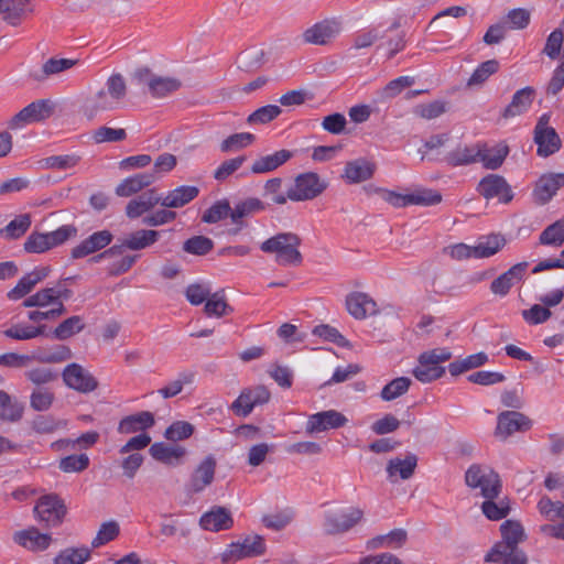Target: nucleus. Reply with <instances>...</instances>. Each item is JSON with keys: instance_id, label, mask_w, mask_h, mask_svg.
Returning <instances> with one entry per match:
<instances>
[{"instance_id": "4c0bfd02", "label": "nucleus", "mask_w": 564, "mask_h": 564, "mask_svg": "<svg viewBox=\"0 0 564 564\" xmlns=\"http://www.w3.org/2000/svg\"><path fill=\"white\" fill-rule=\"evenodd\" d=\"M84 328V323L79 316H72L64 322H62L54 329L47 328L46 332L50 335H45L46 337L55 338V339H66L72 337L73 335L79 333Z\"/></svg>"}, {"instance_id": "79ce46f5", "label": "nucleus", "mask_w": 564, "mask_h": 564, "mask_svg": "<svg viewBox=\"0 0 564 564\" xmlns=\"http://www.w3.org/2000/svg\"><path fill=\"white\" fill-rule=\"evenodd\" d=\"M77 63V59L72 58H50L42 65L41 74L37 75V82H43L51 76L58 75L74 67Z\"/></svg>"}, {"instance_id": "ddd939ff", "label": "nucleus", "mask_w": 564, "mask_h": 564, "mask_svg": "<svg viewBox=\"0 0 564 564\" xmlns=\"http://www.w3.org/2000/svg\"><path fill=\"white\" fill-rule=\"evenodd\" d=\"M270 397V391L264 386L248 388L232 402L231 409L237 415L247 416L256 405L269 402Z\"/></svg>"}, {"instance_id": "b1692460", "label": "nucleus", "mask_w": 564, "mask_h": 564, "mask_svg": "<svg viewBox=\"0 0 564 564\" xmlns=\"http://www.w3.org/2000/svg\"><path fill=\"white\" fill-rule=\"evenodd\" d=\"M347 311L357 319H364L377 313V303L366 293L355 292L346 299Z\"/></svg>"}, {"instance_id": "3c124183", "label": "nucleus", "mask_w": 564, "mask_h": 564, "mask_svg": "<svg viewBox=\"0 0 564 564\" xmlns=\"http://www.w3.org/2000/svg\"><path fill=\"white\" fill-rule=\"evenodd\" d=\"M536 507L541 516L546 520H564V503L561 501H553L547 496H543Z\"/></svg>"}, {"instance_id": "c756f323", "label": "nucleus", "mask_w": 564, "mask_h": 564, "mask_svg": "<svg viewBox=\"0 0 564 564\" xmlns=\"http://www.w3.org/2000/svg\"><path fill=\"white\" fill-rule=\"evenodd\" d=\"M76 234L77 229L70 225H64L51 232L37 234V253L64 243Z\"/></svg>"}, {"instance_id": "c03bdc74", "label": "nucleus", "mask_w": 564, "mask_h": 564, "mask_svg": "<svg viewBox=\"0 0 564 564\" xmlns=\"http://www.w3.org/2000/svg\"><path fill=\"white\" fill-rule=\"evenodd\" d=\"M238 67L246 72H252L264 63V51L259 47H250L238 56Z\"/></svg>"}, {"instance_id": "2f4dec72", "label": "nucleus", "mask_w": 564, "mask_h": 564, "mask_svg": "<svg viewBox=\"0 0 564 564\" xmlns=\"http://www.w3.org/2000/svg\"><path fill=\"white\" fill-rule=\"evenodd\" d=\"M507 243L505 236L490 234L482 236L474 246V259H486L497 254Z\"/></svg>"}, {"instance_id": "412c9836", "label": "nucleus", "mask_w": 564, "mask_h": 564, "mask_svg": "<svg viewBox=\"0 0 564 564\" xmlns=\"http://www.w3.org/2000/svg\"><path fill=\"white\" fill-rule=\"evenodd\" d=\"M534 96L535 89L530 86L517 90L511 101L502 110L501 117L503 119H511L524 115L531 108Z\"/></svg>"}, {"instance_id": "7ed1b4c3", "label": "nucleus", "mask_w": 564, "mask_h": 564, "mask_svg": "<svg viewBox=\"0 0 564 564\" xmlns=\"http://www.w3.org/2000/svg\"><path fill=\"white\" fill-rule=\"evenodd\" d=\"M300 245L301 239L296 234L280 232L264 240L260 249L264 253L273 254L279 265L297 267L303 261Z\"/></svg>"}, {"instance_id": "f3484780", "label": "nucleus", "mask_w": 564, "mask_h": 564, "mask_svg": "<svg viewBox=\"0 0 564 564\" xmlns=\"http://www.w3.org/2000/svg\"><path fill=\"white\" fill-rule=\"evenodd\" d=\"M348 419L336 410H327L311 414L307 419L305 431L308 434L339 429L346 425Z\"/></svg>"}, {"instance_id": "dca6fc26", "label": "nucleus", "mask_w": 564, "mask_h": 564, "mask_svg": "<svg viewBox=\"0 0 564 564\" xmlns=\"http://www.w3.org/2000/svg\"><path fill=\"white\" fill-rule=\"evenodd\" d=\"M341 31L340 23L336 20H323L307 28L303 32V41L313 45H326Z\"/></svg>"}, {"instance_id": "338daca9", "label": "nucleus", "mask_w": 564, "mask_h": 564, "mask_svg": "<svg viewBox=\"0 0 564 564\" xmlns=\"http://www.w3.org/2000/svg\"><path fill=\"white\" fill-rule=\"evenodd\" d=\"M530 20V11L527 9L518 8L508 12L505 23L509 29L522 30L529 25Z\"/></svg>"}, {"instance_id": "8fccbe9b", "label": "nucleus", "mask_w": 564, "mask_h": 564, "mask_svg": "<svg viewBox=\"0 0 564 564\" xmlns=\"http://www.w3.org/2000/svg\"><path fill=\"white\" fill-rule=\"evenodd\" d=\"M498 69L499 62L497 59H489L481 63L469 77L467 86L473 87L482 85L491 75L497 73Z\"/></svg>"}, {"instance_id": "a211bd4d", "label": "nucleus", "mask_w": 564, "mask_h": 564, "mask_svg": "<svg viewBox=\"0 0 564 564\" xmlns=\"http://www.w3.org/2000/svg\"><path fill=\"white\" fill-rule=\"evenodd\" d=\"M63 380L68 388L82 393H89L98 387L93 375L78 364H70L64 369Z\"/></svg>"}, {"instance_id": "69168bd1", "label": "nucleus", "mask_w": 564, "mask_h": 564, "mask_svg": "<svg viewBox=\"0 0 564 564\" xmlns=\"http://www.w3.org/2000/svg\"><path fill=\"white\" fill-rule=\"evenodd\" d=\"M237 542L240 544L243 558L258 556L264 552V542L259 535L246 536L243 540Z\"/></svg>"}, {"instance_id": "e2e57ef3", "label": "nucleus", "mask_w": 564, "mask_h": 564, "mask_svg": "<svg viewBox=\"0 0 564 564\" xmlns=\"http://www.w3.org/2000/svg\"><path fill=\"white\" fill-rule=\"evenodd\" d=\"M246 161L245 155L228 159L224 161L214 172V178L218 182L226 181L235 172H237Z\"/></svg>"}, {"instance_id": "de8ad7c7", "label": "nucleus", "mask_w": 564, "mask_h": 564, "mask_svg": "<svg viewBox=\"0 0 564 564\" xmlns=\"http://www.w3.org/2000/svg\"><path fill=\"white\" fill-rule=\"evenodd\" d=\"M411 386V379L408 377H399L387 383L380 393L384 401H392L405 394Z\"/></svg>"}, {"instance_id": "423d86ee", "label": "nucleus", "mask_w": 564, "mask_h": 564, "mask_svg": "<svg viewBox=\"0 0 564 564\" xmlns=\"http://www.w3.org/2000/svg\"><path fill=\"white\" fill-rule=\"evenodd\" d=\"M327 182L317 173H301L289 186L288 197L292 202L312 200L319 196L327 188Z\"/></svg>"}, {"instance_id": "393cba45", "label": "nucleus", "mask_w": 564, "mask_h": 564, "mask_svg": "<svg viewBox=\"0 0 564 564\" xmlns=\"http://www.w3.org/2000/svg\"><path fill=\"white\" fill-rule=\"evenodd\" d=\"M149 452L155 460L170 466L180 465L186 455V449L183 446L163 442L151 445Z\"/></svg>"}, {"instance_id": "9d476101", "label": "nucleus", "mask_w": 564, "mask_h": 564, "mask_svg": "<svg viewBox=\"0 0 564 564\" xmlns=\"http://www.w3.org/2000/svg\"><path fill=\"white\" fill-rule=\"evenodd\" d=\"M134 77L140 85L147 86L149 93L155 98L165 97L181 87L177 78L154 75L145 67L137 69Z\"/></svg>"}, {"instance_id": "9b49d317", "label": "nucleus", "mask_w": 564, "mask_h": 564, "mask_svg": "<svg viewBox=\"0 0 564 564\" xmlns=\"http://www.w3.org/2000/svg\"><path fill=\"white\" fill-rule=\"evenodd\" d=\"M66 512V506L57 495L45 494L37 498V519L47 527H58Z\"/></svg>"}, {"instance_id": "bf43d9fd", "label": "nucleus", "mask_w": 564, "mask_h": 564, "mask_svg": "<svg viewBox=\"0 0 564 564\" xmlns=\"http://www.w3.org/2000/svg\"><path fill=\"white\" fill-rule=\"evenodd\" d=\"M23 406L18 402H12L11 398L4 391H0V417L10 421H17L22 416Z\"/></svg>"}, {"instance_id": "4468645a", "label": "nucleus", "mask_w": 564, "mask_h": 564, "mask_svg": "<svg viewBox=\"0 0 564 564\" xmlns=\"http://www.w3.org/2000/svg\"><path fill=\"white\" fill-rule=\"evenodd\" d=\"M564 186V173H544L535 182L532 197L535 204H547Z\"/></svg>"}, {"instance_id": "4d7b16f0", "label": "nucleus", "mask_w": 564, "mask_h": 564, "mask_svg": "<svg viewBox=\"0 0 564 564\" xmlns=\"http://www.w3.org/2000/svg\"><path fill=\"white\" fill-rule=\"evenodd\" d=\"M89 457L86 454H74L63 457L58 468L64 473H80L89 466Z\"/></svg>"}, {"instance_id": "39448f33", "label": "nucleus", "mask_w": 564, "mask_h": 564, "mask_svg": "<svg viewBox=\"0 0 564 564\" xmlns=\"http://www.w3.org/2000/svg\"><path fill=\"white\" fill-rule=\"evenodd\" d=\"M465 480L468 487L479 489L485 499H496L500 494L499 476L488 466L471 465Z\"/></svg>"}, {"instance_id": "0e129e2a", "label": "nucleus", "mask_w": 564, "mask_h": 564, "mask_svg": "<svg viewBox=\"0 0 564 564\" xmlns=\"http://www.w3.org/2000/svg\"><path fill=\"white\" fill-rule=\"evenodd\" d=\"M231 308L228 306L224 295L219 293L209 294L205 303V313L208 316L221 317Z\"/></svg>"}, {"instance_id": "e433bc0d", "label": "nucleus", "mask_w": 564, "mask_h": 564, "mask_svg": "<svg viewBox=\"0 0 564 564\" xmlns=\"http://www.w3.org/2000/svg\"><path fill=\"white\" fill-rule=\"evenodd\" d=\"M406 541V532L403 529H395L391 532L372 538L367 542L370 550L379 547H400Z\"/></svg>"}, {"instance_id": "13d9d810", "label": "nucleus", "mask_w": 564, "mask_h": 564, "mask_svg": "<svg viewBox=\"0 0 564 564\" xmlns=\"http://www.w3.org/2000/svg\"><path fill=\"white\" fill-rule=\"evenodd\" d=\"M230 204L227 199H221L213 204L203 215L202 220L207 224H215L221 219L230 217Z\"/></svg>"}, {"instance_id": "1a4fd4ad", "label": "nucleus", "mask_w": 564, "mask_h": 564, "mask_svg": "<svg viewBox=\"0 0 564 564\" xmlns=\"http://www.w3.org/2000/svg\"><path fill=\"white\" fill-rule=\"evenodd\" d=\"M551 113H543L534 128V142L538 145L536 153L541 158H547L556 153L562 141L554 128L550 127Z\"/></svg>"}, {"instance_id": "09e8293b", "label": "nucleus", "mask_w": 564, "mask_h": 564, "mask_svg": "<svg viewBox=\"0 0 564 564\" xmlns=\"http://www.w3.org/2000/svg\"><path fill=\"white\" fill-rule=\"evenodd\" d=\"M90 557L87 547H68L61 551L54 558V564H84Z\"/></svg>"}, {"instance_id": "c9c22d12", "label": "nucleus", "mask_w": 564, "mask_h": 564, "mask_svg": "<svg viewBox=\"0 0 564 564\" xmlns=\"http://www.w3.org/2000/svg\"><path fill=\"white\" fill-rule=\"evenodd\" d=\"M479 143L475 145L458 147L447 153L445 162L451 166H462L478 162L479 159Z\"/></svg>"}, {"instance_id": "a19ab883", "label": "nucleus", "mask_w": 564, "mask_h": 564, "mask_svg": "<svg viewBox=\"0 0 564 564\" xmlns=\"http://www.w3.org/2000/svg\"><path fill=\"white\" fill-rule=\"evenodd\" d=\"M32 224L30 214H23L12 219L4 228L0 229V236L4 239H18L23 236Z\"/></svg>"}, {"instance_id": "6e6552de", "label": "nucleus", "mask_w": 564, "mask_h": 564, "mask_svg": "<svg viewBox=\"0 0 564 564\" xmlns=\"http://www.w3.org/2000/svg\"><path fill=\"white\" fill-rule=\"evenodd\" d=\"M364 519V511L357 507H346L325 512L324 528L330 534L344 533Z\"/></svg>"}, {"instance_id": "cd10ccee", "label": "nucleus", "mask_w": 564, "mask_h": 564, "mask_svg": "<svg viewBox=\"0 0 564 564\" xmlns=\"http://www.w3.org/2000/svg\"><path fill=\"white\" fill-rule=\"evenodd\" d=\"M199 523L203 529L217 532L230 529L234 520L231 513L226 508L214 507L200 517Z\"/></svg>"}, {"instance_id": "6ab92c4d", "label": "nucleus", "mask_w": 564, "mask_h": 564, "mask_svg": "<svg viewBox=\"0 0 564 564\" xmlns=\"http://www.w3.org/2000/svg\"><path fill=\"white\" fill-rule=\"evenodd\" d=\"M530 420L517 411L501 412L497 417L495 435L501 440L508 438L516 432L529 430Z\"/></svg>"}, {"instance_id": "f8f14e48", "label": "nucleus", "mask_w": 564, "mask_h": 564, "mask_svg": "<svg viewBox=\"0 0 564 564\" xmlns=\"http://www.w3.org/2000/svg\"><path fill=\"white\" fill-rule=\"evenodd\" d=\"M476 189L486 200L497 199L499 203L508 204L513 198L511 186L503 176L498 174L484 176Z\"/></svg>"}, {"instance_id": "49530a36", "label": "nucleus", "mask_w": 564, "mask_h": 564, "mask_svg": "<svg viewBox=\"0 0 564 564\" xmlns=\"http://www.w3.org/2000/svg\"><path fill=\"white\" fill-rule=\"evenodd\" d=\"M29 0H0V15L11 24H15L25 11Z\"/></svg>"}, {"instance_id": "680f3d73", "label": "nucleus", "mask_w": 564, "mask_h": 564, "mask_svg": "<svg viewBox=\"0 0 564 564\" xmlns=\"http://www.w3.org/2000/svg\"><path fill=\"white\" fill-rule=\"evenodd\" d=\"M442 200V195L432 189H419L408 193V203L410 205L433 206Z\"/></svg>"}, {"instance_id": "f03ea898", "label": "nucleus", "mask_w": 564, "mask_h": 564, "mask_svg": "<svg viewBox=\"0 0 564 564\" xmlns=\"http://www.w3.org/2000/svg\"><path fill=\"white\" fill-rule=\"evenodd\" d=\"M128 94L126 78L119 74H111L104 87L91 96L85 107V113L88 118H94L102 111H112L119 109Z\"/></svg>"}, {"instance_id": "aec40b11", "label": "nucleus", "mask_w": 564, "mask_h": 564, "mask_svg": "<svg viewBox=\"0 0 564 564\" xmlns=\"http://www.w3.org/2000/svg\"><path fill=\"white\" fill-rule=\"evenodd\" d=\"M376 163L359 158L346 163L341 177L347 184H359L370 180L376 172Z\"/></svg>"}, {"instance_id": "a878e982", "label": "nucleus", "mask_w": 564, "mask_h": 564, "mask_svg": "<svg viewBox=\"0 0 564 564\" xmlns=\"http://www.w3.org/2000/svg\"><path fill=\"white\" fill-rule=\"evenodd\" d=\"M155 181V173H138L122 180L117 185L115 192L119 197H129L150 186Z\"/></svg>"}, {"instance_id": "20e7f679", "label": "nucleus", "mask_w": 564, "mask_h": 564, "mask_svg": "<svg viewBox=\"0 0 564 564\" xmlns=\"http://www.w3.org/2000/svg\"><path fill=\"white\" fill-rule=\"evenodd\" d=\"M68 290L62 283L37 292V336L50 335L43 321H55L64 313V300L68 299Z\"/></svg>"}, {"instance_id": "4be33fe9", "label": "nucleus", "mask_w": 564, "mask_h": 564, "mask_svg": "<svg viewBox=\"0 0 564 564\" xmlns=\"http://www.w3.org/2000/svg\"><path fill=\"white\" fill-rule=\"evenodd\" d=\"M417 465V457L414 454H406L404 457H395L388 462L387 474L390 482L406 480L411 478Z\"/></svg>"}, {"instance_id": "603ef678", "label": "nucleus", "mask_w": 564, "mask_h": 564, "mask_svg": "<svg viewBox=\"0 0 564 564\" xmlns=\"http://www.w3.org/2000/svg\"><path fill=\"white\" fill-rule=\"evenodd\" d=\"M444 372L445 369L443 367L423 362V359L420 357L419 365L412 371L413 376L423 383H429L441 378Z\"/></svg>"}, {"instance_id": "a18cd8bd", "label": "nucleus", "mask_w": 564, "mask_h": 564, "mask_svg": "<svg viewBox=\"0 0 564 564\" xmlns=\"http://www.w3.org/2000/svg\"><path fill=\"white\" fill-rule=\"evenodd\" d=\"M263 209L264 204L259 198L249 197L236 204L232 212L230 213V218L232 223L239 224L243 217L261 212Z\"/></svg>"}, {"instance_id": "58836bf2", "label": "nucleus", "mask_w": 564, "mask_h": 564, "mask_svg": "<svg viewBox=\"0 0 564 564\" xmlns=\"http://www.w3.org/2000/svg\"><path fill=\"white\" fill-rule=\"evenodd\" d=\"M195 378L194 372L183 371L180 372L174 379L169 381L164 387L159 389V394L164 399H170L180 394L185 386L193 383Z\"/></svg>"}, {"instance_id": "052dcab7", "label": "nucleus", "mask_w": 564, "mask_h": 564, "mask_svg": "<svg viewBox=\"0 0 564 564\" xmlns=\"http://www.w3.org/2000/svg\"><path fill=\"white\" fill-rule=\"evenodd\" d=\"M254 141V135L249 132L235 133L226 138L221 144V152H234L250 145Z\"/></svg>"}, {"instance_id": "473e14b6", "label": "nucleus", "mask_w": 564, "mask_h": 564, "mask_svg": "<svg viewBox=\"0 0 564 564\" xmlns=\"http://www.w3.org/2000/svg\"><path fill=\"white\" fill-rule=\"evenodd\" d=\"M158 204H160V195L154 189H149L128 203L126 214L129 218L134 219Z\"/></svg>"}, {"instance_id": "0eeeda50", "label": "nucleus", "mask_w": 564, "mask_h": 564, "mask_svg": "<svg viewBox=\"0 0 564 564\" xmlns=\"http://www.w3.org/2000/svg\"><path fill=\"white\" fill-rule=\"evenodd\" d=\"M160 236H161L160 231L153 230V229H139V230L129 232L121 239L120 245L112 246L108 250L98 254L95 258V260L99 261V260L106 259V258L107 259L116 258L122 253V250L124 248L132 250V251H138V250L149 248L159 240Z\"/></svg>"}, {"instance_id": "f257e3e1", "label": "nucleus", "mask_w": 564, "mask_h": 564, "mask_svg": "<svg viewBox=\"0 0 564 564\" xmlns=\"http://www.w3.org/2000/svg\"><path fill=\"white\" fill-rule=\"evenodd\" d=\"M502 540L497 542L485 556L487 563L528 564L527 555L518 547L525 533L520 522L507 520L500 525Z\"/></svg>"}, {"instance_id": "5fc2aeb1", "label": "nucleus", "mask_w": 564, "mask_h": 564, "mask_svg": "<svg viewBox=\"0 0 564 564\" xmlns=\"http://www.w3.org/2000/svg\"><path fill=\"white\" fill-rule=\"evenodd\" d=\"M35 122V101H32L8 122V128L13 131L22 130Z\"/></svg>"}, {"instance_id": "864d4df0", "label": "nucleus", "mask_w": 564, "mask_h": 564, "mask_svg": "<svg viewBox=\"0 0 564 564\" xmlns=\"http://www.w3.org/2000/svg\"><path fill=\"white\" fill-rule=\"evenodd\" d=\"M120 533V525L116 520H109L104 522L96 536L94 538L91 545L94 547L102 546L110 541H113Z\"/></svg>"}, {"instance_id": "774afa93", "label": "nucleus", "mask_w": 564, "mask_h": 564, "mask_svg": "<svg viewBox=\"0 0 564 564\" xmlns=\"http://www.w3.org/2000/svg\"><path fill=\"white\" fill-rule=\"evenodd\" d=\"M213 246L214 243L209 238L195 236L184 242L183 249L188 253L203 256L208 253L213 249Z\"/></svg>"}, {"instance_id": "5701e85b", "label": "nucleus", "mask_w": 564, "mask_h": 564, "mask_svg": "<svg viewBox=\"0 0 564 564\" xmlns=\"http://www.w3.org/2000/svg\"><path fill=\"white\" fill-rule=\"evenodd\" d=\"M216 459L209 455L206 456L195 468L189 481V490L194 494L203 491L208 487L215 477Z\"/></svg>"}, {"instance_id": "ea45409f", "label": "nucleus", "mask_w": 564, "mask_h": 564, "mask_svg": "<svg viewBox=\"0 0 564 564\" xmlns=\"http://www.w3.org/2000/svg\"><path fill=\"white\" fill-rule=\"evenodd\" d=\"M488 361L485 352L469 355L463 359L455 360L448 365V371L452 376L462 375L470 369L478 368Z\"/></svg>"}, {"instance_id": "7c9ffc66", "label": "nucleus", "mask_w": 564, "mask_h": 564, "mask_svg": "<svg viewBox=\"0 0 564 564\" xmlns=\"http://www.w3.org/2000/svg\"><path fill=\"white\" fill-rule=\"evenodd\" d=\"M293 156V153L289 150H280L272 154L260 156L253 161L250 171L254 174L269 173L289 161Z\"/></svg>"}, {"instance_id": "bb28decb", "label": "nucleus", "mask_w": 564, "mask_h": 564, "mask_svg": "<svg viewBox=\"0 0 564 564\" xmlns=\"http://www.w3.org/2000/svg\"><path fill=\"white\" fill-rule=\"evenodd\" d=\"M111 240L112 235L108 230L94 232L87 239H85L79 245L73 248L72 257L75 259L84 258L107 247L111 242Z\"/></svg>"}, {"instance_id": "c85d7f7f", "label": "nucleus", "mask_w": 564, "mask_h": 564, "mask_svg": "<svg viewBox=\"0 0 564 564\" xmlns=\"http://www.w3.org/2000/svg\"><path fill=\"white\" fill-rule=\"evenodd\" d=\"M196 186L182 185L160 196V205L165 208H180L198 196Z\"/></svg>"}, {"instance_id": "72a5a7b5", "label": "nucleus", "mask_w": 564, "mask_h": 564, "mask_svg": "<svg viewBox=\"0 0 564 564\" xmlns=\"http://www.w3.org/2000/svg\"><path fill=\"white\" fill-rule=\"evenodd\" d=\"M154 415L149 411H142L123 417L118 425V432L121 434H131L144 431L154 425Z\"/></svg>"}, {"instance_id": "f704fd0d", "label": "nucleus", "mask_w": 564, "mask_h": 564, "mask_svg": "<svg viewBox=\"0 0 564 564\" xmlns=\"http://www.w3.org/2000/svg\"><path fill=\"white\" fill-rule=\"evenodd\" d=\"M479 150L478 162H481L484 167L488 170L499 169L509 153V149L506 144H497L491 148L479 144Z\"/></svg>"}, {"instance_id": "37998d69", "label": "nucleus", "mask_w": 564, "mask_h": 564, "mask_svg": "<svg viewBox=\"0 0 564 564\" xmlns=\"http://www.w3.org/2000/svg\"><path fill=\"white\" fill-rule=\"evenodd\" d=\"M540 245L561 247L564 243V219L549 225L539 237Z\"/></svg>"}, {"instance_id": "2eb2a0df", "label": "nucleus", "mask_w": 564, "mask_h": 564, "mask_svg": "<svg viewBox=\"0 0 564 564\" xmlns=\"http://www.w3.org/2000/svg\"><path fill=\"white\" fill-rule=\"evenodd\" d=\"M529 262H518L506 272L498 275L490 284V291L497 296L505 297L510 290L525 276Z\"/></svg>"}, {"instance_id": "6e6d98bb", "label": "nucleus", "mask_w": 564, "mask_h": 564, "mask_svg": "<svg viewBox=\"0 0 564 564\" xmlns=\"http://www.w3.org/2000/svg\"><path fill=\"white\" fill-rule=\"evenodd\" d=\"M481 510L489 520L497 521L508 516L510 506L505 499L499 501H495V499H486L481 505Z\"/></svg>"}]
</instances>
